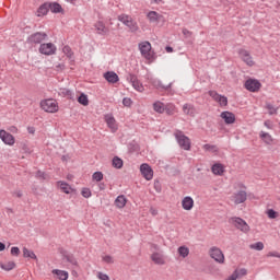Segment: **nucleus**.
Returning a JSON list of instances; mask_svg holds the SVG:
<instances>
[{
	"mask_svg": "<svg viewBox=\"0 0 280 280\" xmlns=\"http://www.w3.org/2000/svg\"><path fill=\"white\" fill-rule=\"evenodd\" d=\"M175 139L183 150H191V140H189V137L185 136L183 131L177 130L175 132Z\"/></svg>",
	"mask_w": 280,
	"mask_h": 280,
	"instance_id": "obj_1",
	"label": "nucleus"
},
{
	"mask_svg": "<svg viewBox=\"0 0 280 280\" xmlns=\"http://www.w3.org/2000/svg\"><path fill=\"white\" fill-rule=\"evenodd\" d=\"M40 108H43L45 113H58L60 107L58 106V101L47 98L40 102Z\"/></svg>",
	"mask_w": 280,
	"mask_h": 280,
	"instance_id": "obj_2",
	"label": "nucleus"
},
{
	"mask_svg": "<svg viewBox=\"0 0 280 280\" xmlns=\"http://www.w3.org/2000/svg\"><path fill=\"white\" fill-rule=\"evenodd\" d=\"M230 224H233V226H235V229L238 231H242V233H248V231H250L248 223H246V221L240 217L231 218Z\"/></svg>",
	"mask_w": 280,
	"mask_h": 280,
	"instance_id": "obj_3",
	"label": "nucleus"
},
{
	"mask_svg": "<svg viewBox=\"0 0 280 280\" xmlns=\"http://www.w3.org/2000/svg\"><path fill=\"white\" fill-rule=\"evenodd\" d=\"M118 21H120V23L129 27L131 32H137V30H139L137 22L132 21V19L127 14L119 15Z\"/></svg>",
	"mask_w": 280,
	"mask_h": 280,
	"instance_id": "obj_4",
	"label": "nucleus"
},
{
	"mask_svg": "<svg viewBox=\"0 0 280 280\" xmlns=\"http://www.w3.org/2000/svg\"><path fill=\"white\" fill-rule=\"evenodd\" d=\"M57 49L52 43H44L39 46V54H43V56H54Z\"/></svg>",
	"mask_w": 280,
	"mask_h": 280,
	"instance_id": "obj_5",
	"label": "nucleus"
},
{
	"mask_svg": "<svg viewBox=\"0 0 280 280\" xmlns=\"http://www.w3.org/2000/svg\"><path fill=\"white\" fill-rule=\"evenodd\" d=\"M139 50L140 54L145 58L147 60H152V45L150 42H142L139 44Z\"/></svg>",
	"mask_w": 280,
	"mask_h": 280,
	"instance_id": "obj_6",
	"label": "nucleus"
},
{
	"mask_svg": "<svg viewBox=\"0 0 280 280\" xmlns=\"http://www.w3.org/2000/svg\"><path fill=\"white\" fill-rule=\"evenodd\" d=\"M44 40H47V34L40 32L34 33L27 38V43L31 45H40Z\"/></svg>",
	"mask_w": 280,
	"mask_h": 280,
	"instance_id": "obj_7",
	"label": "nucleus"
},
{
	"mask_svg": "<svg viewBox=\"0 0 280 280\" xmlns=\"http://www.w3.org/2000/svg\"><path fill=\"white\" fill-rule=\"evenodd\" d=\"M209 255L212 259H214V261H217V264H224V254L219 247H211Z\"/></svg>",
	"mask_w": 280,
	"mask_h": 280,
	"instance_id": "obj_8",
	"label": "nucleus"
},
{
	"mask_svg": "<svg viewBox=\"0 0 280 280\" xmlns=\"http://www.w3.org/2000/svg\"><path fill=\"white\" fill-rule=\"evenodd\" d=\"M245 89L250 93H257L261 89V83L257 79H248L245 82Z\"/></svg>",
	"mask_w": 280,
	"mask_h": 280,
	"instance_id": "obj_9",
	"label": "nucleus"
},
{
	"mask_svg": "<svg viewBox=\"0 0 280 280\" xmlns=\"http://www.w3.org/2000/svg\"><path fill=\"white\" fill-rule=\"evenodd\" d=\"M127 80L130 82V84H132V88L135 89V91H138L139 93H143V91L145 90L143 88V83L141 81H139V79L137 78V75L135 74H129V77L127 78Z\"/></svg>",
	"mask_w": 280,
	"mask_h": 280,
	"instance_id": "obj_10",
	"label": "nucleus"
},
{
	"mask_svg": "<svg viewBox=\"0 0 280 280\" xmlns=\"http://www.w3.org/2000/svg\"><path fill=\"white\" fill-rule=\"evenodd\" d=\"M209 95H210V97H212V100H214V102H218V104H219L220 106H228V104H229V98H228L226 96L221 95V94H219V93L215 92V91H210V92H209Z\"/></svg>",
	"mask_w": 280,
	"mask_h": 280,
	"instance_id": "obj_11",
	"label": "nucleus"
},
{
	"mask_svg": "<svg viewBox=\"0 0 280 280\" xmlns=\"http://www.w3.org/2000/svg\"><path fill=\"white\" fill-rule=\"evenodd\" d=\"M140 172L145 180H152V178H154V171H152V167L148 164H141Z\"/></svg>",
	"mask_w": 280,
	"mask_h": 280,
	"instance_id": "obj_12",
	"label": "nucleus"
},
{
	"mask_svg": "<svg viewBox=\"0 0 280 280\" xmlns=\"http://www.w3.org/2000/svg\"><path fill=\"white\" fill-rule=\"evenodd\" d=\"M94 27L96 30V34H100V36H108V34H110V30L106 27V24L102 21L96 22Z\"/></svg>",
	"mask_w": 280,
	"mask_h": 280,
	"instance_id": "obj_13",
	"label": "nucleus"
},
{
	"mask_svg": "<svg viewBox=\"0 0 280 280\" xmlns=\"http://www.w3.org/2000/svg\"><path fill=\"white\" fill-rule=\"evenodd\" d=\"M0 139L5 145H14V136L3 129L0 130Z\"/></svg>",
	"mask_w": 280,
	"mask_h": 280,
	"instance_id": "obj_14",
	"label": "nucleus"
},
{
	"mask_svg": "<svg viewBox=\"0 0 280 280\" xmlns=\"http://www.w3.org/2000/svg\"><path fill=\"white\" fill-rule=\"evenodd\" d=\"M240 58H242L243 62H246L248 67H253L255 65V61H253V57L250 56V52L245 49H241L238 51Z\"/></svg>",
	"mask_w": 280,
	"mask_h": 280,
	"instance_id": "obj_15",
	"label": "nucleus"
},
{
	"mask_svg": "<svg viewBox=\"0 0 280 280\" xmlns=\"http://www.w3.org/2000/svg\"><path fill=\"white\" fill-rule=\"evenodd\" d=\"M105 121L108 128L112 130V132H117V121L115 120V117H113V115L107 114L105 116Z\"/></svg>",
	"mask_w": 280,
	"mask_h": 280,
	"instance_id": "obj_16",
	"label": "nucleus"
},
{
	"mask_svg": "<svg viewBox=\"0 0 280 280\" xmlns=\"http://www.w3.org/2000/svg\"><path fill=\"white\" fill-rule=\"evenodd\" d=\"M246 198H247L246 191L240 190L234 194L233 201L235 202V205H242V202H246Z\"/></svg>",
	"mask_w": 280,
	"mask_h": 280,
	"instance_id": "obj_17",
	"label": "nucleus"
},
{
	"mask_svg": "<svg viewBox=\"0 0 280 280\" xmlns=\"http://www.w3.org/2000/svg\"><path fill=\"white\" fill-rule=\"evenodd\" d=\"M182 207L185 211H191L194 209V198L187 196L182 200Z\"/></svg>",
	"mask_w": 280,
	"mask_h": 280,
	"instance_id": "obj_18",
	"label": "nucleus"
},
{
	"mask_svg": "<svg viewBox=\"0 0 280 280\" xmlns=\"http://www.w3.org/2000/svg\"><path fill=\"white\" fill-rule=\"evenodd\" d=\"M104 78L109 82V84H117V82H119V75H117L114 71L105 72Z\"/></svg>",
	"mask_w": 280,
	"mask_h": 280,
	"instance_id": "obj_19",
	"label": "nucleus"
},
{
	"mask_svg": "<svg viewBox=\"0 0 280 280\" xmlns=\"http://www.w3.org/2000/svg\"><path fill=\"white\" fill-rule=\"evenodd\" d=\"M221 119H223L228 125L235 124V114L231 112H223L221 113Z\"/></svg>",
	"mask_w": 280,
	"mask_h": 280,
	"instance_id": "obj_20",
	"label": "nucleus"
},
{
	"mask_svg": "<svg viewBox=\"0 0 280 280\" xmlns=\"http://www.w3.org/2000/svg\"><path fill=\"white\" fill-rule=\"evenodd\" d=\"M183 113L185 115H189L190 117H195L196 116V107H194V105H191V104H185L183 106Z\"/></svg>",
	"mask_w": 280,
	"mask_h": 280,
	"instance_id": "obj_21",
	"label": "nucleus"
},
{
	"mask_svg": "<svg viewBox=\"0 0 280 280\" xmlns=\"http://www.w3.org/2000/svg\"><path fill=\"white\" fill-rule=\"evenodd\" d=\"M152 261H154V264H159L160 266L165 264V259L163 258V254L162 253H153L151 256Z\"/></svg>",
	"mask_w": 280,
	"mask_h": 280,
	"instance_id": "obj_22",
	"label": "nucleus"
},
{
	"mask_svg": "<svg viewBox=\"0 0 280 280\" xmlns=\"http://www.w3.org/2000/svg\"><path fill=\"white\" fill-rule=\"evenodd\" d=\"M48 5L50 12H52L54 14H59V12H62V5H60V3L58 2H48Z\"/></svg>",
	"mask_w": 280,
	"mask_h": 280,
	"instance_id": "obj_23",
	"label": "nucleus"
},
{
	"mask_svg": "<svg viewBox=\"0 0 280 280\" xmlns=\"http://www.w3.org/2000/svg\"><path fill=\"white\" fill-rule=\"evenodd\" d=\"M260 139L266 143L267 145H271L272 143V136L266 131H260L259 133Z\"/></svg>",
	"mask_w": 280,
	"mask_h": 280,
	"instance_id": "obj_24",
	"label": "nucleus"
},
{
	"mask_svg": "<svg viewBox=\"0 0 280 280\" xmlns=\"http://www.w3.org/2000/svg\"><path fill=\"white\" fill-rule=\"evenodd\" d=\"M211 170L215 176H222V174H224V165L220 163L212 165Z\"/></svg>",
	"mask_w": 280,
	"mask_h": 280,
	"instance_id": "obj_25",
	"label": "nucleus"
},
{
	"mask_svg": "<svg viewBox=\"0 0 280 280\" xmlns=\"http://www.w3.org/2000/svg\"><path fill=\"white\" fill-rule=\"evenodd\" d=\"M49 12V2H45L37 10V16H45Z\"/></svg>",
	"mask_w": 280,
	"mask_h": 280,
	"instance_id": "obj_26",
	"label": "nucleus"
},
{
	"mask_svg": "<svg viewBox=\"0 0 280 280\" xmlns=\"http://www.w3.org/2000/svg\"><path fill=\"white\" fill-rule=\"evenodd\" d=\"M52 275H56L58 277V279H60V280L69 279V272H67L65 270L54 269Z\"/></svg>",
	"mask_w": 280,
	"mask_h": 280,
	"instance_id": "obj_27",
	"label": "nucleus"
},
{
	"mask_svg": "<svg viewBox=\"0 0 280 280\" xmlns=\"http://www.w3.org/2000/svg\"><path fill=\"white\" fill-rule=\"evenodd\" d=\"M57 185L61 191H63V194H71V191H73V188H71V186L65 182H58Z\"/></svg>",
	"mask_w": 280,
	"mask_h": 280,
	"instance_id": "obj_28",
	"label": "nucleus"
},
{
	"mask_svg": "<svg viewBox=\"0 0 280 280\" xmlns=\"http://www.w3.org/2000/svg\"><path fill=\"white\" fill-rule=\"evenodd\" d=\"M126 196L124 195L118 196L115 200V205L118 209H124L126 207Z\"/></svg>",
	"mask_w": 280,
	"mask_h": 280,
	"instance_id": "obj_29",
	"label": "nucleus"
},
{
	"mask_svg": "<svg viewBox=\"0 0 280 280\" xmlns=\"http://www.w3.org/2000/svg\"><path fill=\"white\" fill-rule=\"evenodd\" d=\"M15 266L16 264H14V261L0 262V268L2 270H5L7 272H10V270H14Z\"/></svg>",
	"mask_w": 280,
	"mask_h": 280,
	"instance_id": "obj_30",
	"label": "nucleus"
},
{
	"mask_svg": "<svg viewBox=\"0 0 280 280\" xmlns=\"http://www.w3.org/2000/svg\"><path fill=\"white\" fill-rule=\"evenodd\" d=\"M59 95H61V97H67L68 100H73V92L69 89H59Z\"/></svg>",
	"mask_w": 280,
	"mask_h": 280,
	"instance_id": "obj_31",
	"label": "nucleus"
},
{
	"mask_svg": "<svg viewBox=\"0 0 280 280\" xmlns=\"http://www.w3.org/2000/svg\"><path fill=\"white\" fill-rule=\"evenodd\" d=\"M153 109L155 110V113H165V104H163L161 101H156L153 104Z\"/></svg>",
	"mask_w": 280,
	"mask_h": 280,
	"instance_id": "obj_32",
	"label": "nucleus"
},
{
	"mask_svg": "<svg viewBox=\"0 0 280 280\" xmlns=\"http://www.w3.org/2000/svg\"><path fill=\"white\" fill-rule=\"evenodd\" d=\"M113 167L116 170H121L124 167V160H121L119 156H115L112 161Z\"/></svg>",
	"mask_w": 280,
	"mask_h": 280,
	"instance_id": "obj_33",
	"label": "nucleus"
},
{
	"mask_svg": "<svg viewBox=\"0 0 280 280\" xmlns=\"http://www.w3.org/2000/svg\"><path fill=\"white\" fill-rule=\"evenodd\" d=\"M66 260L72 268H78V259L71 254L66 255Z\"/></svg>",
	"mask_w": 280,
	"mask_h": 280,
	"instance_id": "obj_34",
	"label": "nucleus"
},
{
	"mask_svg": "<svg viewBox=\"0 0 280 280\" xmlns=\"http://www.w3.org/2000/svg\"><path fill=\"white\" fill-rule=\"evenodd\" d=\"M148 19L151 23H156L161 19V15L156 11H151L148 13Z\"/></svg>",
	"mask_w": 280,
	"mask_h": 280,
	"instance_id": "obj_35",
	"label": "nucleus"
},
{
	"mask_svg": "<svg viewBox=\"0 0 280 280\" xmlns=\"http://www.w3.org/2000/svg\"><path fill=\"white\" fill-rule=\"evenodd\" d=\"M78 102H79V104H81L82 106H89V96H86V94L82 93V94L78 97Z\"/></svg>",
	"mask_w": 280,
	"mask_h": 280,
	"instance_id": "obj_36",
	"label": "nucleus"
},
{
	"mask_svg": "<svg viewBox=\"0 0 280 280\" xmlns=\"http://www.w3.org/2000/svg\"><path fill=\"white\" fill-rule=\"evenodd\" d=\"M266 108L269 113V115H277L279 107H276L275 105H272L271 103H267L266 104Z\"/></svg>",
	"mask_w": 280,
	"mask_h": 280,
	"instance_id": "obj_37",
	"label": "nucleus"
},
{
	"mask_svg": "<svg viewBox=\"0 0 280 280\" xmlns=\"http://www.w3.org/2000/svg\"><path fill=\"white\" fill-rule=\"evenodd\" d=\"M23 257L28 259H36V254L33 250L27 249L26 247L23 248Z\"/></svg>",
	"mask_w": 280,
	"mask_h": 280,
	"instance_id": "obj_38",
	"label": "nucleus"
},
{
	"mask_svg": "<svg viewBox=\"0 0 280 280\" xmlns=\"http://www.w3.org/2000/svg\"><path fill=\"white\" fill-rule=\"evenodd\" d=\"M178 254L180 257H183L185 259V257L189 256V248L186 246H180V247H178Z\"/></svg>",
	"mask_w": 280,
	"mask_h": 280,
	"instance_id": "obj_39",
	"label": "nucleus"
},
{
	"mask_svg": "<svg viewBox=\"0 0 280 280\" xmlns=\"http://www.w3.org/2000/svg\"><path fill=\"white\" fill-rule=\"evenodd\" d=\"M92 179L95 180L96 183H102V180H104V173L102 172L93 173Z\"/></svg>",
	"mask_w": 280,
	"mask_h": 280,
	"instance_id": "obj_40",
	"label": "nucleus"
},
{
	"mask_svg": "<svg viewBox=\"0 0 280 280\" xmlns=\"http://www.w3.org/2000/svg\"><path fill=\"white\" fill-rule=\"evenodd\" d=\"M267 215H268L269 220H275V219H277L279 213L277 211H275L273 209H269V210H267Z\"/></svg>",
	"mask_w": 280,
	"mask_h": 280,
	"instance_id": "obj_41",
	"label": "nucleus"
},
{
	"mask_svg": "<svg viewBox=\"0 0 280 280\" xmlns=\"http://www.w3.org/2000/svg\"><path fill=\"white\" fill-rule=\"evenodd\" d=\"M249 248H252V250H261L264 248V244L261 242H257L249 245Z\"/></svg>",
	"mask_w": 280,
	"mask_h": 280,
	"instance_id": "obj_42",
	"label": "nucleus"
},
{
	"mask_svg": "<svg viewBox=\"0 0 280 280\" xmlns=\"http://www.w3.org/2000/svg\"><path fill=\"white\" fill-rule=\"evenodd\" d=\"M102 260H103L105 264H115V259H114L113 256H110V255H103V256H102Z\"/></svg>",
	"mask_w": 280,
	"mask_h": 280,
	"instance_id": "obj_43",
	"label": "nucleus"
},
{
	"mask_svg": "<svg viewBox=\"0 0 280 280\" xmlns=\"http://www.w3.org/2000/svg\"><path fill=\"white\" fill-rule=\"evenodd\" d=\"M62 51L63 54H66V56H68V58H71L73 56V52L71 51V47L69 46H65Z\"/></svg>",
	"mask_w": 280,
	"mask_h": 280,
	"instance_id": "obj_44",
	"label": "nucleus"
},
{
	"mask_svg": "<svg viewBox=\"0 0 280 280\" xmlns=\"http://www.w3.org/2000/svg\"><path fill=\"white\" fill-rule=\"evenodd\" d=\"M81 194H82L83 198H91V196H92L91 189H89V188H83Z\"/></svg>",
	"mask_w": 280,
	"mask_h": 280,
	"instance_id": "obj_45",
	"label": "nucleus"
},
{
	"mask_svg": "<svg viewBox=\"0 0 280 280\" xmlns=\"http://www.w3.org/2000/svg\"><path fill=\"white\" fill-rule=\"evenodd\" d=\"M11 255H13V257H19V255H21V249H19V247H12Z\"/></svg>",
	"mask_w": 280,
	"mask_h": 280,
	"instance_id": "obj_46",
	"label": "nucleus"
},
{
	"mask_svg": "<svg viewBox=\"0 0 280 280\" xmlns=\"http://www.w3.org/2000/svg\"><path fill=\"white\" fill-rule=\"evenodd\" d=\"M97 279L100 280H110V278L108 277V275L104 273V272H97Z\"/></svg>",
	"mask_w": 280,
	"mask_h": 280,
	"instance_id": "obj_47",
	"label": "nucleus"
},
{
	"mask_svg": "<svg viewBox=\"0 0 280 280\" xmlns=\"http://www.w3.org/2000/svg\"><path fill=\"white\" fill-rule=\"evenodd\" d=\"M267 257H277L278 259H280V253L279 252H269L267 254Z\"/></svg>",
	"mask_w": 280,
	"mask_h": 280,
	"instance_id": "obj_48",
	"label": "nucleus"
},
{
	"mask_svg": "<svg viewBox=\"0 0 280 280\" xmlns=\"http://www.w3.org/2000/svg\"><path fill=\"white\" fill-rule=\"evenodd\" d=\"M153 86H155L156 89H163V84L161 83V81L158 80H153L152 81Z\"/></svg>",
	"mask_w": 280,
	"mask_h": 280,
	"instance_id": "obj_49",
	"label": "nucleus"
},
{
	"mask_svg": "<svg viewBox=\"0 0 280 280\" xmlns=\"http://www.w3.org/2000/svg\"><path fill=\"white\" fill-rule=\"evenodd\" d=\"M122 104H124V106H131L132 105V100H130L128 97H125L122 100Z\"/></svg>",
	"mask_w": 280,
	"mask_h": 280,
	"instance_id": "obj_50",
	"label": "nucleus"
},
{
	"mask_svg": "<svg viewBox=\"0 0 280 280\" xmlns=\"http://www.w3.org/2000/svg\"><path fill=\"white\" fill-rule=\"evenodd\" d=\"M240 277V273H237V270H235L231 277L228 278V280H237Z\"/></svg>",
	"mask_w": 280,
	"mask_h": 280,
	"instance_id": "obj_51",
	"label": "nucleus"
},
{
	"mask_svg": "<svg viewBox=\"0 0 280 280\" xmlns=\"http://www.w3.org/2000/svg\"><path fill=\"white\" fill-rule=\"evenodd\" d=\"M183 34L186 38H189L191 36V32L187 28H183Z\"/></svg>",
	"mask_w": 280,
	"mask_h": 280,
	"instance_id": "obj_52",
	"label": "nucleus"
},
{
	"mask_svg": "<svg viewBox=\"0 0 280 280\" xmlns=\"http://www.w3.org/2000/svg\"><path fill=\"white\" fill-rule=\"evenodd\" d=\"M264 126H265L266 128H268V130H272V122H271L270 120H266V121L264 122Z\"/></svg>",
	"mask_w": 280,
	"mask_h": 280,
	"instance_id": "obj_53",
	"label": "nucleus"
},
{
	"mask_svg": "<svg viewBox=\"0 0 280 280\" xmlns=\"http://www.w3.org/2000/svg\"><path fill=\"white\" fill-rule=\"evenodd\" d=\"M246 272H247V271H246V269H244V268L237 270L238 277H244V276H246Z\"/></svg>",
	"mask_w": 280,
	"mask_h": 280,
	"instance_id": "obj_54",
	"label": "nucleus"
},
{
	"mask_svg": "<svg viewBox=\"0 0 280 280\" xmlns=\"http://www.w3.org/2000/svg\"><path fill=\"white\" fill-rule=\"evenodd\" d=\"M13 196H15L16 198H22L23 197V192L21 190H15L13 192Z\"/></svg>",
	"mask_w": 280,
	"mask_h": 280,
	"instance_id": "obj_55",
	"label": "nucleus"
},
{
	"mask_svg": "<svg viewBox=\"0 0 280 280\" xmlns=\"http://www.w3.org/2000/svg\"><path fill=\"white\" fill-rule=\"evenodd\" d=\"M98 189H100V191H104V189H106V184L100 183L98 184Z\"/></svg>",
	"mask_w": 280,
	"mask_h": 280,
	"instance_id": "obj_56",
	"label": "nucleus"
},
{
	"mask_svg": "<svg viewBox=\"0 0 280 280\" xmlns=\"http://www.w3.org/2000/svg\"><path fill=\"white\" fill-rule=\"evenodd\" d=\"M36 176H37V178H45V173H43L42 171H38L36 173Z\"/></svg>",
	"mask_w": 280,
	"mask_h": 280,
	"instance_id": "obj_57",
	"label": "nucleus"
},
{
	"mask_svg": "<svg viewBox=\"0 0 280 280\" xmlns=\"http://www.w3.org/2000/svg\"><path fill=\"white\" fill-rule=\"evenodd\" d=\"M150 213L153 215H159V210H156L155 208H151Z\"/></svg>",
	"mask_w": 280,
	"mask_h": 280,
	"instance_id": "obj_58",
	"label": "nucleus"
},
{
	"mask_svg": "<svg viewBox=\"0 0 280 280\" xmlns=\"http://www.w3.org/2000/svg\"><path fill=\"white\" fill-rule=\"evenodd\" d=\"M27 130L30 135H34V132H36V129H34V127H28Z\"/></svg>",
	"mask_w": 280,
	"mask_h": 280,
	"instance_id": "obj_59",
	"label": "nucleus"
},
{
	"mask_svg": "<svg viewBox=\"0 0 280 280\" xmlns=\"http://www.w3.org/2000/svg\"><path fill=\"white\" fill-rule=\"evenodd\" d=\"M166 51L167 54H172V51H174V48H172L171 46H166Z\"/></svg>",
	"mask_w": 280,
	"mask_h": 280,
	"instance_id": "obj_60",
	"label": "nucleus"
},
{
	"mask_svg": "<svg viewBox=\"0 0 280 280\" xmlns=\"http://www.w3.org/2000/svg\"><path fill=\"white\" fill-rule=\"evenodd\" d=\"M5 250V244H3L2 242H0V253Z\"/></svg>",
	"mask_w": 280,
	"mask_h": 280,
	"instance_id": "obj_61",
	"label": "nucleus"
},
{
	"mask_svg": "<svg viewBox=\"0 0 280 280\" xmlns=\"http://www.w3.org/2000/svg\"><path fill=\"white\" fill-rule=\"evenodd\" d=\"M203 148H205V150H211L213 148V145L205 144Z\"/></svg>",
	"mask_w": 280,
	"mask_h": 280,
	"instance_id": "obj_62",
	"label": "nucleus"
},
{
	"mask_svg": "<svg viewBox=\"0 0 280 280\" xmlns=\"http://www.w3.org/2000/svg\"><path fill=\"white\" fill-rule=\"evenodd\" d=\"M7 213H13V210L11 208H8Z\"/></svg>",
	"mask_w": 280,
	"mask_h": 280,
	"instance_id": "obj_63",
	"label": "nucleus"
},
{
	"mask_svg": "<svg viewBox=\"0 0 280 280\" xmlns=\"http://www.w3.org/2000/svg\"><path fill=\"white\" fill-rule=\"evenodd\" d=\"M68 3H73L75 0H66Z\"/></svg>",
	"mask_w": 280,
	"mask_h": 280,
	"instance_id": "obj_64",
	"label": "nucleus"
}]
</instances>
